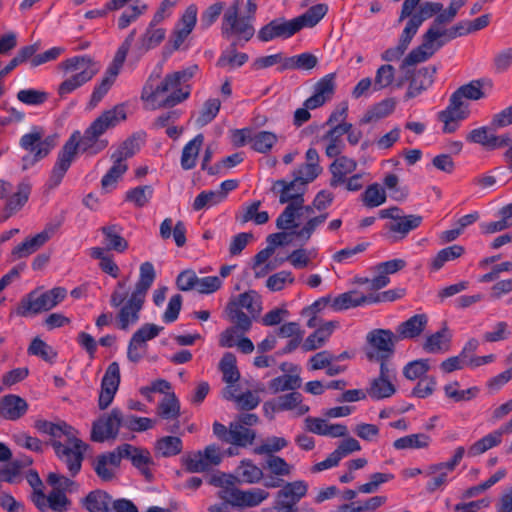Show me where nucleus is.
I'll list each match as a JSON object with an SVG mask.
<instances>
[{
    "mask_svg": "<svg viewBox=\"0 0 512 512\" xmlns=\"http://www.w3.org/2000/svg\"><path fill=\"white\" fill-rule=\"evenodd\" d=\"M125 119L124 105L119 104L102 112L85 129L83 135L79 131H74L58 153L46 184L47 187L54 189L60 185L78 151L87 156H95L104 151L108 147L109 141L102 136Z\"/></svg>",
    "mask_w": 512,
    "mask_h": 512,
    "instance_id": "nucleus-1",
    "label": "nucleus"
},
{
    "mask_svg": "<svg viewBox=\"0 0 512 512\" xmlns=\"http://www.w3.org/2000/svg\"><path fill=\"white\" fill-rule=\"evenodd\" d=\"M34 426L39 432L52 437L50 445L56 456L66 465L70 475L75 477L81 470L85 452L89 447L77 437L78 431L62 420L57 423L37 420Z\"/></svg>",
    "mask_w": 512,
    "mask_h": 512,
    "instance_id": "nucleus-2",
    "label": "nucleus"
},
{
    "mask_svg": "<svg viewBox=\"0 0 512 512\" xmlns=\"http://www.w3.org/2000/svg\"><path fill=\"white\" fill-rule=\"evenodd\" d=\"M156 278V272L151 262H144L140 265L139 279L135 284L130 297L127 298L125 291L115 289L110 298L112 307H120L117 314L118 328L127 330L130 324H135L139 320V313L145 303L146 295Z\"/></svg>",
    "mask_w": 512,
    "mask_h": 512,
    "instance_id": "nucleus-3",
    "label": "nucleus"
},
{
    "mask_svg": "<svg viewBox=\"0 0 512 512\" xmlns=\"http://www.w3.org/2000/svg\"><path fill=\"white\" fill-rule=\"evenodd\" d=\"M327 12L328 6L326 4H316L293 19L275 18L260 28L257 37L261 42H270L278 38L283 40L291 38L305 27L316 26Z\"/></svg>",
    "mask_w": 512,
    "mask_h": 512,
    "instance_id": "nucleus-4",
    "label": "nucleus"
},
{
    "mask_svg": "<svg viewBox=\"0 0 512 512\" xmlns=\"http://www.w3.org/2000/svg\"><path fill=\"white\" fill-rule=\"evenodd\" d=\"M470 33L472 32L469 21H460L449 29L429 28L422 36V43L410 51L403 59L400 68L405 69L424 62L432 57L447 41Z\"/></svg>",
    "mask_w": 512,
    "mask_h": 512,
    "instance_id": "nucleus-5",
    "label": "nucleus"
},
{
    "mask_svg": "<svg viewBox=\"0 0 512 512\" xmlns=\"http://www.w3.org/2000/svg\"><path fill=\"white\" fill-rule=\"evenodd\" d=\"M59 67L65 72H76L59 85L58 94L60 97L72 93L90 81L99 71L98 63L88 55L68 58L61 62Z\"/></svg>",
    "mask_w": 512,
    "mask_h": 512,
    "instance_id": "nucleus-6",
    "label": "nucleus"
},
{
    "mask_svg": "<svg viewBox=\"0 0 512 512\" xmlns=\"http://www.w3.org/2000/svg\"><path fill=\"white\" fill-rule=\"evenodd\" d=\"M19 145L28 152L21 159L22 170H28L46 158L57 146V136L44 137V129L40 126H33L29 133L20 138Z\"/></svg>",
    "mask_w": 512,
    "mask_h": 512,
    "instance_id": "nucleus-7",
    "label": "nucleus"
},
{
    "mask_svg": "<svg viewBox=\"0 0 512 512\" xmlns=\"http://www.w3.org/2000/svg\"><path fill=\"white\" fill-rule=\"evenodd\" d=\"M241 6V0H234L225 10L222 18L221 34L223 38L233 39L232 42H237L243 47L254 36L255 28L249 18L239 16Z\"/></svg>",
    "mask_w": 512,
    "mask_h": 512,
    "instance_id": "nucleus-8",
    "label": "nucleus"
},
{
    "mask_svg": "<svg viewBox=\"0 0 512 512\" xmlns=\"http://www.w3.org/2000/svg\"><path fill=\"white\" fill-rule=\"evenodd\" d=\"M66 295L67 290L63 287H55L43 293L33 290L21 299L16 313L22 317H29L49 311L62 302Z\"/></svg>",
    "mask_w": 512,
    "mask_h": 512,
    "instance_id": "nucleus-9",
    "label": "nucleus"
},
{
    "mask_svg": "<svg viewBox=\"0 0 512 512\" xmlns=\"http://www.w3.org/2000/svg\"><path fill=\"white\" fill-rule=\"evenodd\" d=\"M400 341L397 333L389 329H373L366 335V358L377 355L378 357H393L396 343Z\"/></svg>",
    "mask_w": 512,
    "mask_h": 512,
    "instance_id": "nucleus-10",
    "label": "nucleus"
},
{
    "mask_svg": "<svg viewBox=\"0 0 512 512\" xmlns=\"http://www.w3.org/2000/svg\"><path fill=\"white\" fill-rule=\"evenodd\" d=\"M120 427H122V411L119 408H113L110 413L101 415L92 423L90 439L97 443L115 440Z\"/></svg>",
    "mask_w": 512,
    "mask_h": 512,
    "instance_id": "nucleus-11",
    "label": "nucleus"
},
{
    "mask_svg": "<svg viewBox=\"0 0 512 512\" xmlns=\"http://www.w3.org/2000/svg\"><path fill=\"white\" fill-rule=\"evenodd\" d=\"M223 455L220 447L211 444L205 447L203 451H197L182 459L185 470L189 473H200L208 471L212 466L221 463Z\"/></svg>",
    "mask_w": 512,
    "mask_h": 512,
    "instance_id": "nucleus-12",
    "label": "nucleus"
},
{
    "mask_svg": "<svg viewBox=\"0 0 512 512\" xmlns=\"http://www.w3.org/2000/svg\"><path fill=\"white\" fill-rule=\"evenodd\" d=\"M465 139L468 143L479 144L487 150L506 148L512 142L510 133L498 135L490 124L471 130Z\"/></svg>",
    "mask_w": 512,
    "mask_h": 512,
    "instance_id": "nucleus-13",
    "label": "nucleus"
},
{
    "mask_svg": "<svg viewBox=\"0 0 512 512\" xmlns=\"http://www.w3.org/2000/svg\"><path fill=\"white\" fill-rule=\"evenodd\" d=\"M308 485L304 481H294L277 492L274 509L277 512H298L297 504L306 495Z\"/></svg>",
    "mask_w": 512,
    "mask_h": 512,
    "instance_id": "nucleus-14",
    "label": "nucleus"
},
{
    "mask_svg": "<svg viewBox=\"0 0 512 512\" xmlns=\"http://www.w3.org/2000/svg\"><path fill=\"white\" fill-rule=\"evenodd\" d=\"M120 460L129 459L131 464L150 481L153 478V473L150 466L154 465V461L148 449L136 447L128 443L121 444L117 447Z\"/></svg>",
    "mask_w": 512,
    "mask_h": 512,
    "instance_id": "nucleus-15",
    "label": "nucleus"
},
{
    "mask_svg": "<svg viewBox=\"0 0 512 512\" xmlns=\"http://www.w3.org/2000/svg\"><path fill=\"white\" fill-rule=\"evenodd\" d=\"M179 86L180 83L178 82L176 75H174V73H169L164 77L162 82L155 88V90L152 91L149 99L155 100L159 95L173 90V92L159 104L160 107H173L186 100L190 95L189 90L184 91Z\"/></svg>",
    "mask_w": 512,
    "mask_h": 512,
    "instance_id": "nucleus-16",
    "label": "nucleus"
},
{
    "mask_svg": "<svg viewBox=\"0 0 512 512\" xmlns=\"http://www.w3.org/2000/svg\"><path fill=\"white\" fill-rule=\"evenodd\" d=\"M120 380V367L118 362L114 361L108 365L101 380V390L98 399L99 409L105 410L112 403L119 388Z\"/></svg>",
    "mask_w": 512,
    "mask_h": 512,
    "instance_id": "nucleus-17",
    "label": "nucleus"
},
{
    "mask_svg": "<svg viewBox=\"0 0 512 512\" xmlns=\"http://www.w3.org/2000/svg\"><path fill=\"white\" fill-rule=\"evenodd\" d=\"M436 72L437 67L434 65L422 67L412 74L407 70L405 78L409 79L410 83L405 98H415L432 86Z\"/></svg>",
    "mask_w": 512,
    "mask_h": 512,
    "instance_id": "nucleus-18",
    "label": "nucleus"
},
{
    "mask_svg": "<svg viewBox=\"0 0 512 512\" xmlns=\"http://www.w3.org/2000/svg\"><path fill=\"white\" fill-rule=\"evenodd\" d=\"M464 102L459 99L453 102V95L449 99L446 109L438 112L437 118L444 123L443 132L453 133L458 129V122L468 118L470 111L463 109Z\"/></svg>",
    "mask_w": 512,
    "mask_h": 512,
    "instance_id": "nucleus-19",
    "label": "nucleus"
},
{
    "mask_svg": "<svg viewBox=\"0 0 512 512\" xmlns=\"http://www.w3.org/2000/svg\"><path fill=\"white\" fill-rule=\"evenodd\" d=\"M334 92L335 73H330L325 75L315 84L314 93L305 100L304 106L311 110L321 107L332 98Z\"/></svg>",
    "mask_w": 512,
    "mask_h": 512,
    "instance_id": "nucleus-20",
    "label": "nucleus"
},
{
    "mask_svg": "<svg viewBox=\"0 0 512 512\" xmlns=\"http://www.w3.org/2000/svg\"><path fill=\"white\" fill-rule=\"evenodd\" d=\"M121 464L117 447L111 452L99 454L94 462L93 469L102 481H111L115 477V468Z\"/></svg>",
    "mask_w": 512,
    "mask_h": 512,
    "instance_id": "nucleus-21",
    "label": "nucleus"
},
{
    "mask_svg": "<svg viewBox=\"0 0 512 512\" xmlns=\"http://www.w3.org/2000/svg\"><path fill=\"white\" fill-rule=\"evenodd\" d=\"M422 216L420 215H407L401 216L396 222H391L386 225L388 233L386 235L390 242H397L406 237V235L418 228L422 223Z\"/></svg>",
    "mask_w": 512,
    "mask_h": 512,
    "instance_id": "nucleus-22",
    "label": "nucleus"
},
{
    "mask_svg": "<svg viewBox=\"0 0 512 512\" xmlns=\"http://www.w3.org/2000/svg\"><path fill=\"white\" fill-rule=\"evenodd\" d=\"M279 202L281 204L288 203L283 212L278 216L276 220V227L280 230H287L297 226L295 224V218L297 216V212L302 209V205L304 204V198H301L300 195L295 197H279Z\"/></svg>",
    "mask_w": 512,
    "mask_h": 512,
    "instance_id": "nucleus-23",
    "label": "nucleus"
},
{
    "mask_svg": "<svg viewBox=\"0 0 512 512\" xmlns=\"http://www.w3.org/2000/svg\"><path fill=\"white\" fill-rule=\"evenodd\" d=\"M27 410L28 403L18 395L8 394L0 399V416L6 420H18Z\"/></svg>",
    "mask_w": 512,
    "mask_h": 512,
    "instance_id": "nucleus-24",
    "label": "nucleus"
},
{
    "mask_svg": "<svg viewBox=\"0 0 512 512\" xmlns=\"http://www.w3.org/2000/svg\"><path fill=\"white\" fill-rule=\"evenodd\" d=\"M357 168V162L347 156L336 158L329 166L331 173L330 186L336 188L346 182L348 174L353 173Z\"/></svg>",
    "mask_w": 512,
    "mask_h": 512,
    "instance_id": "nucleus-25",
    "label": "nucleus"
},
{
    "mask_svg": "<svg viewBox=\"0 0 512 512\" xmlns=\"http://www.w3.org/2000/svg\"><path fill=\"white\" fill-rule=\"evenodd\" d=\"M427 323L426 314H416L400 323L396 328L399 340L417 338L425 330Z\"/></svg>",
    "mask_w": 512,
    "mask_h": 512,
    "instance_id": "nucleus-26",
    "label": "nucleus"
},
{
    "mask_svg": "<svg viewBox=\"0 0 512 512\" xmlns=\"http://www.w3.org/2000/svg\"><path fill=\"white\" fill-rule=\"evenodd\" d=\"M53 232V229L46 228L42 232L17 245L13 249L12 254L18 259L28 257L42 247L50 239Z\"/></svg>",
    "mask_w": 512,
    "mask_h": 512,
    "instance_id": "nucleus-27",
    "label": "nucleus"
},
{
    "mask_svg": "<svg viewBox=\"0 0 512 512\" xmlns=\"http://www.w3.org/2000/svg\"><path fill=\"white\" fill-rule=\"evenodd\" d=\"M31 189V184L29 182L23 181L18 184L17 191L7 199L4 209V220L15 214L27 203Z\"/></svg>",
    "mask_w": 512,
    "mask_h": 512,
    "instance_id": "nucleus-28",
    "label": "nucleus"
},
{
    "mask_svg": "<svg viewBox=\"0 0 512 512\" xmlns=\"http://www.w3.org/2000/svg\"><path fill=\"white\" fill-rule=\"evenodd\" d=\"M104 236V243L107 250L123 253L128 249V241L122 237V228L117 224H110L100 228Z\"/></svg>",
    "mask_w": 512,
    "mask_h": 512,
    "instance_id": "nucleus-29",
    "label": "nucleus"
},
{
    "mask_svg": "<svg viewBox=\"0 0 512 512\" xmlns=\"http://www.w3.org/2000/svg\"><path fill=\"white\" fill-rule=\"evenodd\" d=\"M81 503L89 512H109L112 497L106 491L97 489L89 492Z\"/></svg>",
    "mask_w": 512,
    "mask_h": 512,
    "instance_id": "nucleus-30",
    "label": "nucleus"
},
{
    "mask_svg": "<svg viewBox=\"0 0 512 512\" xmlns=\"http://www.w3.org/2000/svg\"><path fill=\"white\" fill-rule=\"evenodd\" d=\"M338 323L329 321L318 327L312 334H310L304 341L302 348L304 351H314L323 346L324 343L331 336L333 330L337 327Z\"/></svg>",
    "mask_w": 512,
    "mask_h": 512,
    "instance_id": "nucleus-31",
    "label": "nucleus"
},
{
    "mask_svg": "<svg viewBox=\"0 0 512 512\" xmlns=\"http://www.w3.org/2000/svg\"><path fill=\"white\" fill-rule=\"evenodd\" d=\"M451 334L446 325L439 331L428 336L423 343V349L428 353L446 352L450 348Z\"/></svg>",
    "mask_w": 512,
    "mask_h": 512,
    "instance_id": "nucleus-32",
    "label": "nucleus"
},
{
    "mask_svg": "<svg viewBox=\"0 0 512 512\" xmlns=\"http://www.w3.org/2000/svg\"><path fill=\"white\" fill-rule=\"evenodd\" d=\"M141 142L142 138L139 134L131 135L111 154L112 161L126 164V159L133 157L140 150Z\"/></svg>",
    "mask_w": 512,
    "mask_h": 512,
    "instance_id": "nucleus-33",
    "label": "nucleus"
},
{
    "mask_svg": "<svg viewBox=\"0 0 512 512\" xmlns=\"http://www.w3.org/2000/svg\"><path fill=\"white\" fill-rule=\"evenodd\" d=\"M363 304H369L368 295L352 290L335 297L331 302V307L335 311H343Z\"/></svg>",
    "mask_w": 512,
    "mask_h": 512,
    "instance_id": "nucleus-34",
    "label": "nucleus"
},
{
    "mask_svg": "<svg viewBox=\"0 0 512 512\" xmlns=\"http://www.w3.org/2000/svg\"><path fill=\"white\" fill-rule=\"evenodd\" d=\"M158 24H154L151 20L145 33L140 37L138 49L142 53L157 47L165 39L166 31L163 28H157Z\"/></svg>",
    "mask_w": 512,
    "mask_h": 512,
    "instance_id": "nucleus-35",
    "label": "nucleus"
},
{
    "mask_svg": "<svg viewBox=\"0 0 512 512\" xmlns=\"http://www.w3.org/2000/svg\"><path fill=\"white\" fill-rule=\"evenodd\" d=\"M271 191L279 193V197H282L283 195L286 197H295L300 195L301 198H304L306 186L301 181V177L294 176V179L291 181H286L284 179L274 181Z\"/></svg>",
    "mask_w": 512,
    "mask_h": 512,
    "instance_id": "nucleus-36",
    "label": "nucleus"
},
{
    "mask_svg": "<svg viewBox=\"0 0 512 512\" xmlns=\"http://www.w3.org/2000/svg\"><path fill=\"white\" fill-rule=\"evenodd\" d=\"M173 235L177 247H183L186 244V226L183 221H178L173 227L171 218H165L160 225V236L167 240Z\"/></svg>",
    "mask_w": 512,
    "mask_h": 512,
    "instance_id": "nucleus-37",
    "label": "nucleus"
},
{
    "mask_svg": "<svg viewBox=\"0 0 512 512\" xmlns=\"http://www.w3.org/2000/svg\"><path fill=\"white\" fill-rule=\"evenodd\" d=\"M204 142L203 134H197L183 148L181 155V167L184 170H191L196 166L200 149Z\"/></svg>",
    "mask_w": 512,
    "mask_h": 512,
    "instance_id": "nucleus-38",
    "label": "nucleus"
},
{
    "mask_svg": "<svg viewBox=\"0 0 512 512\" xmlns=\"http://www.w3.org/2000/svg\"><path fill=\"white\" fill-rule=\"evenodd\" d=\"M396 101L393 98H387L379 103L373 105L361 119V124H368L371 122L379 121L390 114L395 110Z\"/></svg>",
    "mask_w": 512,
    "mask_h": 512,
    "instance_id": "nucleus-39",
    "label": "nucleus"
},
{
    "mask_svg": "<svg viewBox=\"0 0 512 512\" xmlns=\"http://www.w3.org/2000/svg\"><path fill=\"white\" fill-rule=\"evenodd\" d=\"M237 46H240V44H237V42H231L229 47L223 51L218 58L216 63L217 67H241L248 61V55L246 53L237 52Z\"/></svg>",
    "mask_w": 512,
    "mask_h": 512,
    "instance_id": "nucleus-40",
    "label": "nucleus"
},
{
    "mask_svg": "<svg viewBox=\"0 0 512 512\" xmlns=\"http://www.w3.org/2000/svg\"><path fill=\"white\" fill-rule=\"evenodd\" d=\"M503 433L500 429H497L481 439L473 443L468 449V455L471 457L481 455L489 449L496 447L502 442Z\"/></svg>",
    "mask_w": 512,
    "mask_h": 512,
    "instance_id": "nucleus-41",
    "label": "nucleus"
},
{
    "mask_svg": "<svg viewBox=\"0 0 512 512\" xmlns=\"http://www.w3.org/2000/svg\"><path fill=\"white\" fill-rule=\"evenodd\" d=\"M183 450V442L177 436H164L155 442V451L160 456L168 458L180 454Z\"/></svg>",
    "mask_w": 512,
    "mask_h": 512,
    "instance_id": "nucleus-42",
    "label": "nucleus"
},
{
    "mask_svg": "<svg viewBox=\"0 0 512 512\" xmlns=\"http://www.w3.org/2000/svg\"><path fill=\"white\" fill-rule=\"evenodd\" d=\"M396 393V387L391 380L383 378H374L370 382L367 394L374 400L389 398Z\"/></svg>",
    "mask_w": 512,
    "mask_h": 512,
    "instance_id": "nucleus-43",
    "label": "nucleus"
},
{
    "mask_svg": "<svg viewBox=\"0 0 512 512\" xmlns=\"http://www.w3.org/2000/svg\"><path fill=\"white\" fill-rule=\"evenodd\" d=\"M157 415L162 419H176L180 415V403L174 393H167L158 403Z\"/></svg>",
    "mask_w": 512,
    "mask_h": 512,
    "instance_id": "nucleus-44",
    "label": "nucleus"
},
{
    "mask_svg": "<svg viewBox=\"0 0 512 512\" xmlns=\"http://www.w3.org/2000/svg\"><path fill=\"white\" fill-rule=\"evenodd\" d=\"M277 141L278 136L270 131H260L250 137L251 148L262 154L270 152Z\"/></svg>",
    "mask_w": 512,
    "mask_h": 512,
    "instance_id": "nucleus-45",
    "label": "nucleus"
},
{
    "mask_svg": "<svg viewBox=\"0 0 512 512\" xmlns=\"http://www.w3.org/2000/svg\"><path fill=\"white\" fill-rule=\"evenodd\" d=\"M431 441L430 436L424 433L411 434L394 441L393 447L397 450L403 449H420L429 446Z\"/></svg>",
    "mask_w": 512,
    "mask_h": 512,
    "instance_id": "nucleus-46",
    "label": "nucleus"
},
{
    "mask_svg": "<svg viewBox=\"0 0 512 512\" xmlns=\"http://www.w3.org/2000/svg\"><path fill=\"white\" fill-rule=\"evenodd\" d=\"M219 368L223 374L224 382L233 384L240 379V372L236 366V357L233 353H224L220 360Z\"/></svg>",
    "mask_w": 512,
    "mask_h": 512,
    "instance_id": "nucleus-47",
    "label": "nucleus"
},
{
    "mask_svg": "<svg viewBox=\"0 0 512 512\" xmlns=\"http://www.w3.org/2000/svg\"><path fill=\"white\" fill-rule=\"evenodd\" d=\"M452 95L453 102L458 99L463 101L464 98L469 100H479L485 97L480 80H473L468 84L462 85Z\"/></svg>",
    "mask_w": 512,
    "mask_h": 512,
    "instance_id": "nucleus-48",
    "label": "nucleus"
},
{
    "mask_svg": "<svg viewBox=\"0 0 512 512\" xmlns=\"http://www.w3.org/2000/svg\"><path fill=\"white\" fill-rule=\"evenodd\" d=\"M156 420L147 417H138L134 414L124 415L122 413V427L132 432H144L152 429Z\"/></svg>",
    "mask_w": 512,
    "mask_h": 512,
    "instance_id": "nucleus-49",
    "label": "nucleus"
},
{
    "mask_svg": "<svg viewBox=\"0 0 512 512\" xmlns=\"http://www.w3.org/2000/svg\"><path fill=\"white\" fill-rule=\"evenodd\" d=\"M464 252V247L457 244L441 249L433 258L431 266L434 270H439L446 262L461 257Z\"/></svg>",
    "mask_w": 512,
    "mask_h": 512,
    "instance_id": "nucleus-50",
    "label": "nucleus"
},
{
    "mask_svg": "<svg viewBox=\"0 0 512 512\" xmlns=\"http://www.w3.org/2000/svg\"><path fill=\"white\" fill-rule=\"evenodd\" d=\"M153 192V187L150 185L138 186L126 192L125 200L141 208L149 203Z\"/></svg>",
    "mask_w": 512,
    "mask_h": 512,
    "instance_id": "nucleus-51",
    "label": "nucleus"
},
{
    "mask_svg": "<svg viewBox=\"0 0 512 512\" xmlns=\"http://www.w3.org/2000/svg\"><path fill=\"white\" fill-rule=\"evenodd\" d=\"M226 312L231 322L236 324V327L247 332L251 328L252 321L250 317L244 313L236 301H231L226 306Z\"/></svg>",
    "mask_w": 512,
    "mask_h": 512,
    "instance_id": "nucleus-52",
    "label": "nucleus"
},
{
    "mask_svg": "<svg viewBox=\"0 0 512 512\" xmlns=\"http://www.w3.org/2000/svg\"><path fill=\"white\" fill-rule=\"evenodd\" d=\"M301 386V378L298 375L285 374L272 379L269 382V389L274 393L286 390L292 392Z\"/></svg>",
    "mask_w": 512,
    "mask_h": 512,
    "instance_id": "nucleus-53",
    "label": "nucleus"
},
{
    "mask_svg": "<svg viewBox=\"0 0 512 512\" xmlns=\"http://www.w3.org/2000/svg\"><path fill=\"white\" fill-rule=\"evenodd\" d=\"M255 437V431L244 427L242 424L232 423V435L230 444L246 447L253 443Z\"/></svg>",
    "mask_w": 512,
    "mask_h": 512,
    "instance_id": "nucleus-54",
    "label": "nucleus"
},
{
    "mask_svg": "<svg viewBox=\"0 0 512 512\" xmlns=\"http://www.w3.org/2000/svg\"><path fill=\"white\" fill-rule=\"evenodd\" d=\"M430 370L429 359H417L408 362L403 368V375L406 379L414 381L422 377Z\"/></svg>",
    "mask_w": 512,
    "mask_h": 512,
    "instance_id": "nucleus-55",
    "label": "nucleus"
},
{
    "mask_svg": "<svg viewBox=\"0 0 512 512\" xmlns=\"http://www.w3.org/2000/svg\"><path fill=\"white\" fill-rule=\"evenodd\" d=\"M128 170L127 164H119L113 162V165L109 168L106 174L101 179V187L105 192H109L115 188L117 181L122 177L123 174Z\"/></svg>",
    "mask_w": 512,
    "mask_h": 512,
    "instance_id": "nucleus-56",
    "label": "nucleus"
},
{
    "mask_svg": "<svg viewBox=\"0 0 512 512\" xmlns=\"http://www.w3.org/2000/svg\"><path fill=\"white\" fill-rule=\"evenodd\" d=\"M221 102L217 98H211L204 102L203 107L196 119V124L203 127L210 123L219 113Z\"/></svg>",
    "mask_w": 512,
    "mask_h": 512,
    "instance_id": "nucleus-57",
    "label": "nucleus"
},
{
    "mask_svg": "<svg viewBox=\"0 0 512 512\" xmlns=\"http://www.w3.org/2000/svg\"><path fill=\"white\" fill-rule=\"evenodd\" d=\"M362 197L367 207H378L386 201V192L379 184L374 183L366 188Z\"/></svg>",
    "mask_w": 512,
    "mask_h": 512,
    "instance_id": "nucleus-58",
    "label": "nucleus"
},
{
    "mask_svg": "<svg viewBox=\"0 0 512 512\" xmlns=\"http://www.w3.org/2000/svg\"><path fill=\"white\" fill-rule=\"evenodd\" d=\"M499 215L501 219L498 221L487 223L483 228L486 233H495L498 231L505 230L512 226V209L509 204L503 206Z\"/></svg>",
    "mask_w": 512,
    "mask_h": 512,
    "instance_id": "nucleus-59",
    "label": "nucleus"
},
{
    "mask_svg": "<svg viewBox=\"0 0 512 512\" xmlns=\"http://www.w3.org/2000/svg\"><path fill=\"white\" fill-rule=\"evenodd\" d=\"M16 97L23 104L38 106L48 100L49 94L45 91L29 88L18 91Z\"/></svg>",
    "mask_w": 512,
    "mask_h": 512,
    "instance_id": "nucleus-60",
    "label": "nucleus"
},
{
    "mask_svg": "<svg viewBox=\"0 0 512 512\" xmlns=\"http://www.w3.org/2000/svg\"><path fill=\"white\" fill-rule=\"evenodd\" d=\"M466 0H452L448 9L441 11L434 19L430 28H438L442 25L448 24L456 17L458 10L464 6Z\"/></svg>",
    "mask_w": 512,
    "mask_h": 512,
    "instance_id": "nucleus-61",
    "label": "nucleus"
},
{
    "mask_svg": "<svg viewBox=\"0 0 512 512\" xmlns=\"http://www.w3.org/2000/svg\"><path fill=\"white\" fill-rule=\"evenodd\" d=\"M28 354L41 357L44 361L52 362L56 357V352L46 342L36 337L28 347Z\"/></svg>",
    "mask_w": 512,
    "mask_h": 512,
    "instance_id": "nucleus-62",
    "label": "nucleus"
},
{
    "mask_svg": "<svg viewBox=\"0 0 512 512\" xmlns=\"http://www.w3.org/2000/svg\"><path fill=\"white\" fill-rule=\"evenodd\" d=\"M239 507H255L268 498L269 493L260 488L241 491Z\"/></svg>",
    "mask_w": 512,
    "mask_h": 512,
    "instance_id": "nucleus-63",
    "label": "nucleus"
},
{
    "mask_svg": "<svg viewBox=\"0 0 512 512\" xmlns=\"http://www.w3.org/2000/svg\"><path fill=\"white\" fill-rule=\"evenodd\" d=\"M395 77V69L390 64L381 65L374 79V90H381L392 84Z\"/></svg>",
    "mask_w": 512,
    "mask_h": 512,
    "instance_id": "nucleus-64",
    "label": "nucleus"
}]
</instances>
